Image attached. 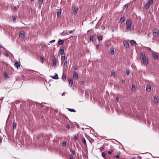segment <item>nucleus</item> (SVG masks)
<instances>
[{"mask_svg":"<svg viewBox=\"0 0 159 159\" xmlns=\"http://www.w3.org/2000/svg\"><path fill=\"white\" fill-rule=\"evenodd\" d=\"M69 85L70 87H71L73 83V81L72 80H69Z\"/></svg>","mask_w":159,"mask_h":159,"instance_id":"ddd939ff","label":"nucleus"},{"mask_svg":"<svg viewBox=\"0 0 159 159\" xmlns=\"http://www.w3.org/2000/svg\"><path fill=\"white\" fill-rule=\"evenodd\" d=\"M159 31L157 29H155L154 30V31L153 32V34L155 36H157L159 34Z\"/></svg>","mask_w":159,"mask_h":159,"instance_id":"7ed1b4c3","label":"nucleus"},{"mask_svg":"<svg viewBox=\"0 0 159 159\" xmlns=\"http://www.w3.org/2000/svg\"><path fill=\"white\" fill-rule=\"evenodd\" d=\"M129 6V5L128 4H127L125 5L124 6V7H125V8H127Z\"/></svg>","mask_w":159,"mask_h":159,"instance_id":"58836bf2","label":"nucleus"},{"mask_svg":"<svg viewBox=\"0 0 159 159\" xmlns=\"http://www.w3.org/2000/svg\"><path fill=\"white\" fill-rule=\"evenodd\" d=\"M74 138L75 140H78V138L77 136L75 135L74 136Z\"/></svg>","mask_w":159,"mask_h":159,"instance_id":"ea45409f","label":"nucleus"},{"mask_svg":"<svg viewBox=\"0 0 159 159\" xmlns=\"http://www.w3.org/2000/svg\"><path fill=\"white\" fill-rule=\"evenodd\" d=\"M135 157H133L131 158V159H135Z\"/></svg>","mask_w":159,"mask_h":159,"instance_id":"e2e57ef3","label":"nucleus"},{"mask_svg":"<svg viewBox=\"0 0 159 159\" xmlns=\"http://www.w3.org/2000/svg\"><path fill=\"white\" fill-rule=\"evenodd\" d=\"M3 48V47L2 46L0 45V48Z\"/></svg>","mask_w":159,"mask_h":159,"instance_id":"052dcab7","label":"nucleus"},{"mask_svg":"<svg viewBox=\"0 0 159 159\" xmlns=\"http://www.w3.org/2000/svg\"><path fill=\"white\" fill-rule=\"evenodd\" d=\"M126 74H127V75H128L129 74V70H128L127 69L126 70Z\"/></svg>","mask_w":159,"mask_h":159,"instance_id":"79ce46f5","label":"nucleus"},{"mask_svg":"<svg viewBox=\"0 0 159 159\" xmlns=\"http://www.w3.org/2000/svg\"><path fill=\"white\" fill-rule=\"evenodd\" d=\"M5 56L7 57H8L9 56V55H8V54L7 52H5Z\"/></svg>","mask_w":159,"mask_h":159,"instance_id":"09e8293b","label":"nucleus"},{"mask_svg":"<svg viewBox=\"0 0 159 159\" xmlns=\"http://www.w3.org/2000/svg\"><path fill=\"white\" fill-rule=\"evenodd\" d=\"M5 78H8V76L7 74H6L5 73Z\"/></svg>","mask_w":159,"mask_h":159,"instance_id":"864d4df0","label":"nucleus"},{"mask_svg":"<svg viewBox=\"0 0 159 159\" xmlns=\"http://www.w3.org/2000/svg\"><path fill=\"white\" fill-rule=\"evenodd\" d=\"M43 0H39L38 3L39 4H41L43 2Z\"/></svg>","mask_w":159,"mask_h":159,"instance_id":"4c0bfd02","label":"nucleus"},{"mask_svg":"<svg viewBox=\"0 0 159 159\" xmlns=\"http://www.w3.org/2000/svg\"><path fill=\"white\" fill-rule=\"evenodd\" d=\"M66 127V128H67L68 129H69L70 128V126L69 125H67Z\"/></svg>","mask_w":159,"mask_h":159,"instance_id":"13d9d810","label":"nucleus"},{"mask_svg":"<svg viewBox=\"0 0 159 159\" xmlns=\"http://www.w3.org/2000/svg\"><path fill=\"white\" fill-rule=\"evenodd\" d=\"M154 102L155 103H157L158 101V98L157 97L155 96L154 97Z\"/></svg>","mask_w":159,"mask_h":159,"instance_id":"9b49d317","label":"nucleus"},{"mask_svg":"<svg viewBox=\"0 0 159 159\" xmlns=\"http://www.w3.org/2000/svg\"><path fill=\"white\" fill-rule=\"evenodd\" d=\"M17 17V16L16 15H14L12 16V21L13 23H15L16 22Z\"/></svg>","mask_w":159,"mask_h":159,"instance_id":"f8f14e48","label":"nucleus"},{"mask_svg":"<svg viewBox=\"0 0 159 159\" xmlns=\"http://www.w3.org/2000/svg\"><path fill=\"white\" fill-rule=\"evenodd\" d=\"M125 17H124V16H122L121 17L120 19V22L121 23H123L124 21L125 20Z\"/></svg>","mask_w":159,"mask_h":159,"instance_id":"aec40b11","label":"nucleus"},{"mask_svg":"<svg viewBox=\"0 0 159 159\" xmlns=\"http://www.w3.org/2000/svg\"><path fill=\"white\" fill-rule=\"evenodd\" d=\"M82 141L83 143L84 144H86V140H85V139H84V138H82Z\"/></svg>","mask_w":159,"mask_h":159,"instance_id":"f704fd0d","label":"nucleus"},{"mask_svg":"<svg viewBox=\"0 0 159 159\" xmlns=\"http://www.w3.org/2000/svg\"><path fill=\"white\" fill-rule=\"evenodd\" d=\"M51 77L54 79H58V75L56 73L54 76H51Z\"/></svg>","mask_w":159,"mask_h":159,"instance_id":"6e6552de","label":"nucleus"},{"mask_svg":"<svg viewBox=\"0 0 159 159\" xmlns=\"http://www.w3.org/2000/svg\"><path fill=\"white\" fill-rule=\"evenodd\" d=\"M68 110L70 112H75V110L73 109L68 108Z\"/></svg>","mask_w":159,"mask_h":159,"instance_id":"7c9ffc66","label":"nucleus"},{"mask_svg":"<svg viewBox=\"0 0 159 159\" xmlns=\"http://www.w3.org/2000/svg\"><path fill=\"white\" fill-rule=\"evenodd\" d=\"M64 42V41L63 40H61L60 39L58 40V43L60 45H62L63 43Z\"/></svg>","mask_w":159,"mask_h":159,"instance_id":"1a4fd4ad","label":"nucleus"},{"mask_svg":"<svg viewBox=\"0 0 159 159\" xmlns=\"http://www.w3.org/2000/svg\"><path fill=\"white\" fill-rule=\"evenodd\" d=\"M34 0H31V1H34Z\"/></svg>","mask_w":159,"mask_h":159,"instance_id":"774afa93","label":"nucleus"},{"mask_svg":"<svg viewBox=\"0 0 159 159\" xmlns=\"http://www.w3.org/2000/svg\"><path fill=\"white\" fill-rule=\"evenodd\" d=\"M143 64L144 65H147L148 63V59L146 58H144V59H143Z\"/></svg>","mask_w":159,"mask_h":159,"instance_id":"39448f33","label":"nucleus"},{"mask_svg":"<svg viewBox=\"0 0 159 159\" xmlns=\"http://www.w3.org/2000/svg\"><path fill=\"white\" fill-rule=\"evenodd\" d=\"M113 152V149H112L110 151H108L107 152L108 153V154H111Z\"/></svg>","mask_w":159,"mask_h":159,"instance_id":"e433bc0d","label":"nucleus"},{"mask_svg":"<svg viewBox=\"0 0 159 159\" xmlns=\"http://www.w3.org/2000/svg\"><path fill=\"white\" fill-rule=\"evenodd\" d=\"M99 45L98 44L96 46V48L97 49L98 48H99Z\"/></svg>","mask_w":159,"mask_h":159,"instance_id":"603ef678","label":"nucleus"},{"mask_svg":"<svg viewBox=\"0 0 159 159\" xmlns=\"http://www.w3.org/2000/svg\"><path fill=\"white\" fill-rule=\"evenodd\" d=\"M52 61L53 65L55 66L56 65V60L55 58L53 59L52 60Z\"/></svg>","mask_w":159,"mask_h":159,"instance_id":"2eb2a0df","label":"nucleus"},{"mask_svg":"<svg viewBox=\"0 0 159 159\" xmlns=\"http://www.w3.org/2000/svg\"><path fill=\"white\" fill-rule=\"evenodd\" d=\"M146 90L147 92H150L151 90V87L150 85H147L146 87Z\"/></svg>","mask_w":159,"mask_h":159,"instance_id":"0eeeda50","label":"nucleus"},{"mask_svg":"<svg viewBox=\"0 0 159 159\" xmlns=\"http://www.w3.org/2000/svg\"><path fill=\"white\" fill-rule=\"evenodd\" d=\"M105 29V27H102L103 30H104Z\"/></svg>","mask_w":159,"mask_h":159,"instance_id":"0e129e2a","label":"nucleus"},{"mask_svg":"<svg viewBox=\"0 0 159 159\" xmlns=\"http://www.w3.org/2000/svg\"><path fill=\"white\" fill-rule=\"evenodd\" d=\"M102 157H103L104 158H105V156H106V153L104 152H102Z\"/></svg>","mask_w":159,"mask_h":159,"instance_id":"72a5a7b5","label":"nucleus"},{"mask_svg":"<svg viewBox=\"0 0 159 159\" xmlns=\"http://www.w3.org/2000/svg\"><path fill=\"white\" fill-rule=\"evenodd\" d=\"M93 38L94 36L93 35H91L90 36V41H92V42L93 41Z\"/></svg>","mask_w":159,"mask_h":159,"instance_id":"5701e85b","label":"nucleus"},{"mask_svg":"<svg viewBox=\"0 0 159 159\" xmlns=\"http://www.w3.org/2000/svg\"><path fill=\"white\" fill-rule=\"evenodd\" d=\"M111 75H114L113 76H115V72H111Z\"/></svg>","mask_w":159,"mask_h":159,"instance_id":"de8ad7c7","label":"nucleus"},{"mask_svg":"<svg viewBox=\"0 0 159 159\" xmlns=\"http://www.w3.org/2000/svg\"><path fill=\"white\" fill-rule=\"evenodd\" d=\"M140 57L142 59L146 58L145 54L143 53H142L141 54Z\"/></svg>","mask_w":159,"mask_h":159,"instance_id":"f3484780","label":"nucleus"},{"mask_svg":"<svg viewBox=\"0 0 159 159\" xmlns=\"http://www.w3.org/2000/svg\"><path fill=\"white\" fill-rule=\"evenodd\" d=\"M110 51L111 54H114L115 51L114 48H110Z\"/></svg>","mask_w":159,"mask_h":159,"instance_id":"4be33fe9","label":"nucleus"},{"mask_svg":"<svg viewBox=\"0 0 159 159\" xmlns=\"http://www.w3.org/2000/svg\"><path fill=\"white\" fill-rule=\"evenodd\" d=\"M68 34L69 33L68 31L67 30H64L61 33V35L63 36H65Z\"/></svg>","mask_w":159,"mask_h":159,"instance_id":"423d86ee","label":"nucleus"},{"mask_svg":"<svg viewBox=\"0 0 159 159\" xmlns=\"http://www.w3.org/2000/svg\"><path fill=\"white\" fill-rule=\"evenodd\" d=\"M120 152H119L117 153V155L116 156V157L117 158H119L120 157Z\"/></svg>","mask_w":159,"mask_h":159,"instance_id":"2f4dec72","label":"nucleus"},{"mask_svg":"<svg viewBox=\"0 0 159 159\" xmlns=\"http://www.w3.org/2000/svg\"><path fill=\"white\" fill-rule=\"evenodd\" d=\"M84 81H82L81 82V84H84Z\"/></svg>","mask_w":159,"mask_h":159,"instance_id":"680f3d73","label":"nucleus"},{"mask_svg":"<svg viewBox=\"0 0 159 159\" xmlns=\"http://www.w3.org/2000/svg\"><path fill=\"white\" fill-rule=\"evenodd\" d=\"M62 145L64 147H66V143L65 142H64L63 143Z\"/></svg>","mask_w":159,"mask_h":159,"instance_id":"a19ab883","label":"nucleus"},{"mask_svg":"<svg viewBox=\"0 0 159 159\" xmlns=\"http://www.w3.org/2000/svg\"><path fill=\"white\" fill-rule=\"evenodd\" d=\"M15 66L17 69H18L20 67V64L18 61H16L15 63Z\"/></svg>","mask_w":159,"mask_h":159,"instance_id":"9d476101","label":"nucleus"},{"mask_svg":"<svg viewBox=\"0 0 159 159\" xmlns=\"http://www.w3.org/2000/svg\"><path fill=\"white\" fill-rule=\"evenodd\" d=\"M16 123L14 121L12 124V127L13 129H15L16 128Z\"/></svg>","mask_w":159,"mask_h":159,"instance_id":"6ab92c4d","label":"nucleus"},{"mask_svg":"<svg viewBox=\"0 0 159 159\" xmlns=\"http://www.w3.org/2000/svg\"><path fill=\"white\" fill-rule=\"evenodd\" d=\"M107 46L108 47V44H107Z\"/></svg>","mask_w":159,"mask_h":159,"instance_id":"338daca9","label":"nucleus"},{"mask_svg":"<svg viewBox=\"0 0 159 159\" xmlns=\"http://www.w3.org/2000/svg\"><path fill=\"white\" fill-rule=\"evenodd\" d=\"M61 14V11H58L57 13V16L59 17L60 16Z\"/></svg>","mask_w":159,"mask_h":159,"instance_id":"c756f323","label":"nucleus"},{"mask_svg":"<svg viewBox=\"0 0 159 159\" xmlns=\"http://www.w3.org/2000/svg\"><path fill=\"white\" fill-rule=\"evenodd\" d=\"M147 49H148V51H150V50H151V48H149V47H148Z\"/></svg>","mask_w":159,"mask_h":159,"instance_id":"6e6d98bb","label":"nucleus"},{"mask_svg":"<svg viewBox=\"0 0 159 159\" xmlns=\"http://www.w3.org/2000/svg\"><path fill=\"white\" fill-rule=\"evenodd\" d=\"M149 6L150 5L147 2L145 5V7L146 9H148L149 7Z\"/></svg>","mask_w":159,"mask_h":159,"instance_id":"bb28decb","label":"nucleus"},{"mask_svg":"<svg viewBox=\"0 0 159 159\" xmlns=\"http://www.w3.org/2000/svg\"><path fill=\"white\" fill-rule=\"evenodd\" d=\"M131 24L132 22L131 20H127L126 23V29L127 30H131Z\"/></svg>","mask_w":159,"mask_h":159,"instance_id":"f257e3e1","label":"nucleus"},{"mask_svg":"<svg viewBox=\"0 0 159 159\" xmlns=\"http://www.w3.org/2000/svg\"><path fill=\"white\" fill-rule=\"evenodd\" d=\"M74 10H78V8H76V7H75Z\"/></svg>","mask_w":159,"mask_h":159,"instance_id":"bf43d9fd","label":"nucleus"},{"mask_svg":"<svg viewBox=\"0 0 159 159\" xmlns=\"http://www.w3.org/2000/svg\"><path fill=\"white\" fill-rule=\"evenodd\" d=\"M74 31V30H71V31H68L69 34H71V33H73Z\"/></svg>","mask_w":159,"mask_h":159,"instance_id":"c03bdc74","label":"nucleus"},{"mask_svg":"<svg viewBox=\"0 0 159 159\" xmlns=\"http://www.w3.org/2000/svg\"><path fill=\"white\" fill-rule=\"evenodd\" d=\"M70 151L72 152L73 155L75 156V152L74 149L72 148L70 149Z\"/></svg>","mask_w":159,"mask_h":159,"instance_id":"4468645a","label":"nucleus"},{"mask_svg":"<svg viewBox=\"0 0 159 159\" xmlns=\"http://www.w3.org/2000/svg\"><path fill=\"white\" fill-rule=\"evenodd\" d=\"M78 11H73V13L74 14H76L77 13Z\"/></svg>","mask_w":159,"mask_h":159,"instance_id":"a18cd8bd","label":"nucleus"},{"mask_svg":"<svg viewBox=\"0 0 159 159\" xmlns=\"http://www.w3.org/2000/svg\"><path fill=\"white\" fill-rule=\"evenodd\" d=\"M67 65V61H65V62L64 63V65Z\"/></svg>","mask_w":159,"mask_h":159,"instance_id":"8fccbe9b","label":"nucleus"},{"mask_svg":"<svg viewBox=\"0 0 159 159\" xmlns=\"http://www.w3.org/2000/svg\"><path fill=\"white\" fill-rule=\"evenodd\" d=\"M136 88L135 86L133 85L132 87L131 90L134 91L135 90Z\"/></svg>","mask_w":159,"mask_h":159,"instance_id":"473e14b6","label":"nucleus"},{"mask_svg":"<svg viewBox=\"0 0 159 159\" xmlns=\"http://www.w3.org/2000/svg\"><path fill=\"white\" fill-rule=\"evenodd\" d=\"M62 80L64 81H65L66 80V75L64 74H63L62 77Z\"/></svg>","mask_w":159,"mask_h":159,"instance_id":"cd10ccee","label":"nucleus"},{"mask_svg":"<svg viewBox=\"0 0 159 159\" xmlns=\"http://www.w3.org/2000/svg\"><path fill=\"white\" fill-rule=\"evenodd\" d=\"M16 9V7H14V9L15 10V9Z\"/></svg>","mask_w":159,"mask_h":159,"instance_id":"69168bd1","label":"nucleus"},{"mask_svg":"<svg viewBox=\"0 0 159 159\" xmlns=\"http://www.w3.org/2000/svg\"><path fill=\"white\" fill-rule=\"evenodd\" d=\"M73 77L75 78L76 80H77L78 79V74L77 72H73Z\"/></svg>","mask_w":159,"mask_h":159,"instance_id":"20e7f679","label":"nucleus"},{"mask_svg":"<svg viewBox=\"0 0 159 159\" xmlns=\"http://www.w3.org/2000/svg\"><path fill=\"white\" fill-rule=\"evenodd\" d=\"M74 69L75 70H77L78 69V67L77 66H75L74 67Z\"/></svg>","mask_w":159,"mask_h":159,"instance_id":"37998d69","label":"nucleus"},{"mask_svg":"<svg viewBox=\"0 0 159 159\" xmlns=\"http://www.w3.org/2000/svg\"><path fill=\"white\" fill-rule=\"evenodd\" d=\"M153 0H148V3L150 5H152L153 3Z\"/></svg>","mask_w":159,"mask_h":159,"instance_id":"c85d7f7f","label":"nucleus"},{"mask_svg":"<svg viewBox=\"0 0 159 159\" xmlns=\"http://www.w3.org/2000/svg\"><path fill=\"white\" fill-rule=\"evenodd\" d=\"M19 36L20 37H23L24 36V33H22L21 32H20L19 33Z\"/></svg>","mask_w":159,"mask_h":159,"instance_id":"393cba45","label":"nucleus"},{"mask_svg":"<svg viewBox=\"0 0 159 159\" xmlns=\"http://www.w3.org/2000/svg\"><path fill=\"white\" fill-rule=\"evenodd\" d=\"M65 54H64L63 56L61 55V59L63 60H65L66 58Z\"/></svg>","mask_w":159,"mask_h":159,"instance_id":"c9c22d12","label":"nucleus"},{"mask_svg":"<svg viewBox=\"0 0 159 159\" xmlns=\"http://www.w3.org/2000/svg\"><path fill=\"white\" fill-rule=\"evenodd\" d=\"M124 45L126 48H128L129 47V44L127 42H124Z\"/></svg>","mask_w":159,"mask_h":159,"instance_id":"dca6fc26","label":"nucleus"},{"mask_svg":"<svg viewBox=\"0 0 159 159\" xmlns=\"http://www.w3.org/2000/svg\"><path fill=\"white\" fill-rule=\"evenodd\" d=\"M55 41V40L54 39V40H51V41H50V42H49V43H52L53 42H54Z\"/></svg>","mask_w":159,"mask_h":159,"instance_id":"49530a36","label":"nucleus"},{"mask_svg":"<svg viewBox=\"0 0 159 159\" xmlns=\"http://www.w3.org/2000/svg\"><path fill=\"white\" fill-rule=\"evenodd\" d=\"M122 82L123 83H124L125 82V81L124 80H122Z\"/></svg>","mask_w":159,"mask_h":159,"instance_id":"5fc2aeb1","label":"nucleus"},{"mask_svg":"<svg viewBox=\"0 0 159 159\" xmlns=\"http://www.w3.org/2000/svg\"><path fill=\"white\" fill-rule=\"evenodd\" d=\"M40 62L41 63H43L44 61V57L43 56H40Z\"/></svg>","mask_w":159,"mask_h":159,"instance_id":"b1692460","label":"nucleus"},{"mask_svg":"<svg viewBox=\"0 0 159 159\" xmlns=\"http://www.w3.org/2000/svg\"><path fill=\"white\" fill-rule=\"evenodd\" d=\"M116 100L117 102H118L119 100V98L118 97H116Z\"/></svg>","mask_w":159,"mask_h":159,"instance_id":"3c124183","label":"nucleus"},{"mask_svg":"<svg viewBox=\"0 0 159 159\" xmlns=\"http://www.w3.org/2000/svg\"><path fill=\"white\" fill-rule=\"evenodd\" d=\"M66 93V92H64L63 93H62V96H63L64 95V94H65V93Z\"/></svg>","mask_w":159,"mask_h":159,"instance_id":"4d7b16f0","label":"nucleus"},{"mask_svg":"<svg viewBox=\"0 0 159 159\" xmlns=\"http://www.w3.org/2000/svg\"><path fill=\"white\" fill-rule=\"evenodd\" d=\"M152 55L154 58L155 59L157 60L158 59V57L157 55L155 54H152Z\"/></svg>","mask_w":159,"mask_h":159,"instance_id":"412c9836","label":"nucleus"},{"mask_svg":"<svg viewBox=\"0 0 159 159\" xmlns=\"http://www.w3.org/2000/svg\"><path fill=\"white\" fill-rule=\"evenodd\" d=\"M130 42L133 45L136 46L137 45V44L136 43V42L134 40H130Z\"/></svg>","mask_w":159,"mask_h":159,"instance_id":"a211bd4d","label":"nucleus"},{"mask_svg":"<svg viewBox=\"0 0 159 159\" xmlns=\"http://www.w3.org/2000/svg\"><path fill=\"white\" fill-rule=\"evenodd\" d=\"M59 50L61 55L63 56L64 54H65L64 52V48L63 47H61Z\"/></svg>","mask_w":159,"mask_h":159,"instance_id":"f03ea898","label":"nucleus"},{"mask_svg":"<svg viewBox=\"0 0 159 159\" xmlns=\"http://www.w3.org/2000/svg\"><path fill=\"white\" fill-rule=\"evenodd\" d=\"M98 38L99 41H102V35L98 36Z\"/></svg>","mask_w":159,"mask_h":159,"instance_id":"a878e982","label":"nucleus"}]
</instances>
